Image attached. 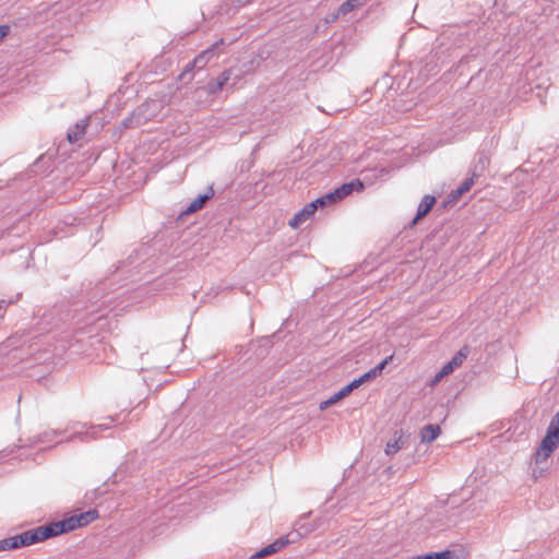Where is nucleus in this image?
Returning a JSON list of instances; mask_svg holds the SVG:
<instances>
[{
  "mask_svg": "<svg viewBox=\"0 0 559 559\" xmlns=\"http://www.w3.org/2000/svg\"><path fill=\"white\" fill-rule=\"evenodd\" d=\"M97 518L96 510H90L80 514L72 515L68 519L51 522L48 525L36 527L39 540L43 542L48 537L57 536L67 532L74 531L85 526Z\"/></svg>",
  "mask_w": 559,
  "mask_h": 559,
  "instance_id": "f257e3e1",
  "label": "nucleus"
},
{
  "mask_svg": "<svg viewBox=\"0 0 559 559\" xmlns=\"http://www.w3.org/2000/svg\"><path fill=\"white\" fill-rule=\"evenodd\" d=\"M107 424L99 425H88L86 423L74 421L68 424L67 428L63 430L64 435L69 432V436L66 438V441L70 442L75 439H80L81 441H90L94 440L98 437V433L103 430L109 429L111 424L115 421L114 418L108 419Z\"/></svg>",
  "mask_w": 559,
  "mask_h": 559,
  "instance_id": "f03ea898",
  "label": "nucleus"
},
{
  "mask_svg": "<svg viewBox=\"0 0 559 559\" xmlns=\"http://www.w3.org/2000/svg\"><path fill=\"white\" fill-rule=\"evenodd\" d=\"M39 537L37 534L36 527L33 530H28L19 535L8 537L0 540V551H5L10 549H16L22 546H29L36 543H39Z\"/></svg>",
  "mask_w": 559,
  "mask_h": 559,
  "instance_id": "7ed1b4c3",
  "label": "nucleus"
},
{
  "mask_svg": "<svg viewBox=\"0 0 559 559\" xmlns=\"http://www.w3.org/2000/svg\"><path fill=\"white\" fill-rule=\"evenodd\" d=\"M364 189V185L359 179H355L350 182L343 183L341 187L336 188L334 191L329 192L321 197L324 205L332 204L343 200L345 197L349 195L353 191H361Z\"/></svg>",
  "mask_w": 559,
  "mask_h": 559,
  "instance_id": "20e7f679",
  "label": "nucleus"
},
{
  "mask_svg": "<svg viewBox=\"0 0 559 559\" xmlns=\"http://www.w3.org/2000/svg\"><path fill=\"white\" fill-rule=\"evenodd\" d=\"M322 206L325 205L321 198L308 203L292 217L288 225L294 229L299 228L306 221H308L314 214L318 207Z\"/></svg>",
  "mask_w": 559,
  "mask_h": 559,
  "instance_id": "39448f33",
  "label": "nucleus"
},
{
  "mask_svg": "<svg viewBox=\"0 0 559 559\" xmlns=\"http://www.w3.org/2000/svg\"><path fill=\"white\" fill-rule=\"evenodd\" d=\"M468 355V348L463 347L460 352L448 362L445 364L441 370L436 374L432 383L439 382L443 377L450 374L455 368L460 367L464 359Z\"/></svg>",
  "mask_w": 559,
  "mask_h": 559,
  "instance_id": "423d86ee",
  "label": "nucleus"
},
{
  "mask_svg": "<svg viewBox=\"0 0 559 559\" xmlns=\"http://www.w3.org/2000/svg\"><path fill=\"white\" fill-rule=\"evenodd\" d=\"M392 359H393V355L388 356L380 364H378L377 366H374L373 368H371L370 370H368L367 372L361 374L359 378L354 379L352 382L355 385V388L357 389L361 384H364V383H366V382L377 378L378 376H380L382 373L383 369L385 368V366L390 361H392Z\"/></svg>",
  "mask_w": 559,
  "mask_h": 559,
  "instance_id": "0eeeda50",
  "label": "nucleus"
},
{
  "mask_svg": "<svg viewBox=\"0 0 559 559\" xmlns=\"http://www.w3.org/2000/svg\"><path fill=\"white\" fill-rule=\"evenodd\" d=\"M223 43H224V40L221 39L219 41L215 43L211 48L204 50L198 57H195L193 62L188 64V69L186 70V72H183L181 74V76H185L186 73L190 72L193 68H200V69L203 68L205 66V63L209 61L210 57L214 55V49L218 46V44H223Z\"/></svg>",
  "mask_w": 559,
  "mask_h": 559,
  "instance_id": "6e6552de",
  "label": "nucleus"
},
{
  "mask_svg": "<svg viewBox=\"0 0 559 559\" xmlns=\"http://www.w3.org/2000/svg\"><path fill=\"white\" fill-rule=\"evenodd\" d=\"M355 389L356 388L353 384V382L348 383L347 385L342 388L338 392H336L333 395H331L328 400L321 402L320 403V409H326L328 407L332 406L333 404H335L340 400H342L345 396H347Z\"/></svg>",
  "mask_w": 559,
  "mask_h": 559,
  "instance_id": "1a4fd4ad",
  "label": "nucleus"
},
{
  "mask_svg": "<svg viewBox=\"0 0 559 559\" xmlns=\"http://www.w3.org/2000/svg\"><path fill=\"white\" fill-rule=\"evenodd\" d=\"M435 203H436L435 197L429 195V194L425 195L418 205L417 214H416L415 218L413 219V224H416L419 219H421L424 216H426L429 213V211L432 209Z\"/></svg>",
  "mask_w": 559,
  "mask_h": 559,
  "instance_id": "9d476101",
  "label": "nucleus"
},
{
  "mask_svg": "<svg viewBox=\"0 0 559 559\" xmlns=\"http://www.w3.org/2000/svg\"><path fill=\"white\" fill-rule=\"evenodd\" d=\"M63 435H64L63 430L49 429V430L41 432L37 437L36 442L40 443V444H46V445L57 444V443L61 442V440H57V438L60 436H63Z\"/></svg>",
  "mask_w": 559,
  "mask_h": 559,
  "instance_id": "9b49d317",
  "label": "nucleus"
},
{
  "mask_svg": "<svg viewBox=\"0 0 559 559\" xmlns=\"http://www.w3.org/2000/svg\"><path fill=\"white\" fill-rule=\"evenodd\" d=\"M441 433V428L439 425H426L420 429V441L424 443H429L436 440Z\"/></svg>",
  "mask_w": 559,
  "mask_h": 559,
  "instance_id": "f8f14e48",
  "label": "nucleus"
},
{
  "mask_svg": "<svg viewBox=\"0 0 559 559\" xmlns=\"http://www.w3.org/2000/svg\"><path fill=\"white\" fill-rule=\"evenodd\" d=\"M86 128L87 119H82L81 121L76 122L68 131V141L70 143H75L76 141H79L84 135Z\"/></svg>",
  "mask_w": 559,
  "mask_h": 559,
  "instance_id": "ddd939ff",
  "label": "nucleus"
},
{
  "mask_svg": "<svg viewBox=\"0 0 559 559\" xmlns=\"http://www.w3.org/2000/svg\"><path fill=\"white\" fill-rule=\"evenodd\" d=\"M214 194V191L212 188H209V191L202 195H199L195 198L188 207L183 211L185 214L194 213L203 207L205 202L211 199Z\"/></svg>",
  "mask_w": 559,
  "mask_h": 559,
  "instance_id": "4468645a",
  "label": "nucleus"
},
{
  "mask_svg": "<svg viewBox=\"0 0 559 559\" xmlns=\"http://www.w3.org/2000/svg\"><path fill=\"white\" fill-rule=\"evenodd\" d=\"M287 543H288L287 539L280 538V539L275 540L274 543L267 545L266 547L262 548L253 557L254 558H263V557L270 556L272 554H275L276 551L281 550Z\"/></svg>",
  "mask_w": 559,
  "mask_h": 559,
  "instance_id": "2eb2a0df",
  "label": "nucleus"
},
{
  "mask_svg": "<svg viewBox=\"0 0 559 559\" xmlns=\"http://www.w3.org/2000/svg\"><path fill=\"white\" fill-rule=\"evenodd\" d=\"M474 185V177L466 178L456 190L451 192V199L453 201L457 200L460 197H462L464 193L471 190V188Z\"/></svg>",
  "mask_w": 559,
  "mask_h": 559,
  "instance_id": "dca6fc26",
  "label": "nucleus"
},
{
  "mask_svg": "<svg viewBox=\"0 0 559 559\" xmlns=\"http://www.w3.org/2000/svg\"><path fill=\"white\" fill-rule=\"evenodd\" d=\"M361 2L358 0H346L338 8V15H345L348 12L353 11L355 8L361 7Z\"/></svg>",
  "mask_w": 559,
  "mask_h": 559,
  "instance_id": "f3484780",
  "label": "nucleus"
},
{
  "mask_svg": "<svg viewBox=\"0 0 559 559\" xmlns=\"http://www.w3.org/2000/svg\"><path fill=\"white\" fill-rule=\"evenodd\" d=\"M401 439H394L392 441H389L385 445V454L386 455H393L401 449Z\"/></svg>",
  "mask_w": 559,
  "mask_h": 559,
  "instance_id": "a211bd4d",
  "label": "nucleus"
},
{
  "mask_svg": "<svg viewBox=\"0 0 559 559\" xmlns=\"http://www.w3.org/2000/svg\"><path fill=\"white\" fill-rule=\"evenodd\" d=\"M230 79V70H225L221 73V75L214 81L216 84V87L221 91L224 85L229 81Z\"/></svg>",
  "mask_w": 559,
  "mask_h": 559,
  "instance_id": "6ab92c4d",
  "label": "nucleus"
},
{
  "mask_svg": "<svg viewBox=\"0 0 559 559\" xmlns=\"http://www.w3.org/2000/svg\"><path fill=\"white\" fill-rule=\"evenodd\" d=\"M230 79V70H225L221 73V75L214 81L216 84V87L221 91L224 85L229 81Z\"/></svg>",
  "mask_w": 559,
  "mask_h": 559,
  "instance_id": "aec40b11",
  "label": "nucleus"
},
{
  "mask_svg": "<svg viewBox=\"0 0 559 559\" xmlns=\"http://www.w3.org/2000/svg\"><path fill=\"white\" fill-rule=\"evenodd\" d=\"M489 164V158L485 153H479L478 163L475 166V170L483 171Z\"/></svg>",
  "mask_w": 559,
  "mask_h": 559,
  "instance_id": "412c9836",
  "label": "nucleus"
},
{
  "mask_svg": "<svg viewBox=\"0 0 559 559\" xmlns=\"http://www.w3.org/2000/svg\"><path fill=\"white\" fill-rule=\"evenodd\" d=\"M205 90L209 94H216L219 91L218 87H216V84L214 81L207 83V85L205 86Z\"/></svg>",
  "mask_w": 559,
  "mask_h": 559,
  "instance_id": "4be33fe9",
  "label": "nucleus"
},
{
  "mask_svg": "<svg viewBox=\"0 0 559 559\" xmlns=\"http://www.w3.org/2000/svg\"><path fill=\"white\" fill-rule=\"evenodd\" d=\"M10 31V27L8 25H0V39L5 37Z\"/></svg>",
  "mask_w": 559,
  "mask_h": 559,
  "instance_id": "5701e85b",
  "label": "nucleus"
},
{
  "mask_svg": "<svg viewBox=\"0 0 559 559\" xmlns=\"http://www.w3.org/2000/svg\"><path fill=\"white\" fill-rule=\"evenodd\" d=\"M532 475L535 479H537L543 475V471L537 472L536 469H534Z\"/></svg>",
  "mask_w": 559,
  "mask_h": 559,
  "instance_id": "b1692460",
  "label": "nucleus"
},
{
  "mask_svg": "<svg viewBox=\"0 0 559 559\" xmlns=\"http://www.w3.org/2000/svg\"><path fill=\"white\" fill-rule=\"evenodd\" d=\"M251 0H236V3L240 7L242 5H246L250 2Z\"/></svg>",
  "mask_w": 559,
  "mask_h": 559,
  "instance_id": "393cba45",
  "label": "nucleus"
},
{
  "mask_svg": "<svg viewBox=\"0 0 559 559\" xmlns=\"http://www.w3.org/2000/svg\"><path fill=\"white\" fill-rule=\"evenodd\" d=\"M129 121H130V120H124V121H123V126H124V127H128V126H129Z\"/></svg>",
  "mask_w": 559,
  "mask_h": 559,
  "instance_id": "a878e982",
  "label": "nucleus"
}]
</instances>
